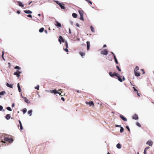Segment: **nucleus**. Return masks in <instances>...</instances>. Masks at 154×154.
<instances>
[{"mask_svg": "<svg viewBox=\"0 0 154 154\" xmlns=\"http://www.w3.org/2000/svg\"><path fill=\"white\" fill-rule=\"evenodd\" d=\"M139 70V68H134V75L136 77H139L140 75V73L138 71Z\"/></svg>", "mask_w": 154, "mask_h": 154, "instance_id": "obj_1", "label": "nucleus"}, {"mask_svg": "<svg viewBox=\"0 0 154 154\" xmlns=\"http://www.w3.org/2000/svg\"><path fill=\"white\" fill-rule=\"evenodd\" d=\"M15 69H17L16 72H14V75H16L17 77H19L20 76V74L21 73L19 70H20L21 68H14Z\"/></svg>", "mask_w": 154, "mask_h": 154, "instance_id": "obj_2", "label": "nucleus"}, {"mask_svg": "<svg viewBox=\"0 0 154 154\" xmlns=\"http://www.w3.org/2000/svg\"><path fill=\"white\" fill-rule=\"evenodd\" d=\"M116 77H117L118 81L120 82H122L123 81L125 80V78L124 76H123L122 79V76L118 74L116 75Z\"/></svg>", "mask_w": 154, "mask_h": 154, "instance_id": "obj_3", "label": "nucleus"}, {"mask_svg": "<svg viewBox=\"0 0 154 154\" xmlns=\"http://www.w3.org/2000/svg\"><path fill=\"white\" fill-rule=\"evenodd\" d=\"M79 12L80 16V19L82 21H84V18H83V15H84V12L82 11V10H79Z\"/></svg>", "mask_w": 154, "mask_h": 154, "instance_id": "obj_4", "label": "nucleus"}, {"mask_svg": "<svg viewBox=\"0 0 154 154\" xmlns=\"http://www.w3.org/2000/svg\"><path fill=\"white\" fill-rule=\"evenodd\" d=\"M109 74L111 77H114L115 76H116V75L118 73L116 72H109Z\"/></svg>", "mask_w": 154, "mask_h": 154, "instance_id": "obj_5", "label": "nucleus"}, {"mask_svg": "<svg viewBox=\"0 0 154 154\" xmlns=\"http://www.w3.org/2000/svg\"><path fill=\"white\" fill-rule=\"evenodd\" d=\"M108 51L106 49H104L101 52V54L104 55H107L108 54Z\"/></svg>", "mask_w": 154, "mask_h": 154, "instance_id": "obj_6", "label": "nucleus"}, {"mask_svg": "<svg viewBox=\"0 0 154 154\" xmlns=\"http://www.w3.org/2000/svg\"><path fill=\"white\" fill-rule=\"evenodd\" d=\"M59 42H60V44L61 43V42H65V40L60 35L59 36V38L58 40Z\"/></svg>", "mask_w": 154, "mask_h": 154, "instance_id": "obj_7", "label": "nucleus"}, {"mask_svg": "<svg viewBox=\"0 0 154 154\" xmlns=\"http://www.w3.org/2000/svg\"><path fill=\"white\" fill-rule=\"evenodd\" d=\"M54 24L56 26L58 27H59L60 28L61 27V24L57 21H56Z\"/></svg>", "mask_w": 154, "mask_h": 154, "instance_id": "obj_8", "label": "nucleus"}, {"mask_svg": "<svg viewBox=\"0 0 154 154\" xmlns=\"http://www.w3.org/2000/svg\"><path fill=\"white\" fill-rule=\"evenodd\" d=\"M50 92L52 93H53L54 94H57V93H59L55 89L53 90L52 91L50 90Z\"/></svg>", "mask_w": 154, "mask_h": 154, "instance_id": "obj_9", "label": "nucleus"}, {"mask_svg": "<svg viewBox=\"0 0 154 154\" xmlns=\"http://www.w3.org/2000/svg\"><path fill=\"white\" fill-rule=\"evenodd\" d=\"M119 116L123 121H127V119L123 115H119Z\"/></svg>", "mask_w": 154, "mask_h": 154, "instance_id": "obj_10", "label": "nucleus"}, {"mask_svg": "<svg viewBox=\"0 0 154 154\" xmlns=\"http://www.w3.org/2000/svg\"><path fill=\"white\" fill-rule=\"evenodd\" d=\"M132 118L133 119L136 120H138L139 118L137 115L135 114L132 116Z\"/></svg>", "mask_w": 154, "mask_h": 154, "instance_id": "obj_11", "label": "nucleus"}, {"mask_svg": "<svg viewBox=\"0 0 154 154\" xmlns=\"http://www.w3.org/2000/svg\"><path fill=\"white\" fill-rule=\"evenodd\" d=\"M146 144L150 146H152L153 144L151 140H148L146 143Z\"/></svg>", "mask_w": 154, "mask_h": 154, "instance_id": "obj_12", "label": "nucleus"}, {"mask_svg": "<svg viewBox=\"0 0 154 154\" xmlns=\"http://www.w3.org/2000/svg\"><path fill=\"white\" fill-rule=\"evenodd\" d=\"M13 84H9L8 83H7L6 84V85L8 87L12 88H13Z\"/></svg>", "mask_w": 154, "mask_h": 154, "instance_id": "obj_13", "label": "nucleus"}, {"mask_svg": "<svg viewBox=\"0 0 154 154\" xmlns=\"http://www.w3.org/2000/svg\"><path fill=\"white\" fill-rule=\"evenodd\" d=\"M86 43L87 45V50L88 51L89 50L90 46V42L89 41H87Z\"/></svg>", "mask_w": 154, "mask_h": 154, "instance_id": "obj_14", "label": "nucleus"}, {"mask_svg": "<svg viewBox=\"0 0 154 154\" xmlns=\"http://www.w3.org/2000/svg\"><path fill=\"white\" fill-rule=\"evenodd\" d=\"M6 93V92L5 91H2L0 92V98H2L1 96L4 95Z\"/></svg>", "mask_w": 154, "mask_h": 154, "instance_id": "obj_15", "label": "nucleus"}, {"mask_svg": "<svg viewBox=\"0 0 154 154\" xmlns=\"http://www.w3.org/2000/svg\"><path fill=\"white\" fill-rule=\"evenodd\" d=\"M17 3L18 5L22 7H24V5L22 4V3L20 2V1H18L17 2Z\"/></svg>", "mask_w": 154, "mask_h": 154, "instance_id": "obj_16", "label": "nucleus"}, {"mask_svg": "<svg viewBox=\"0 0 154 154\" xmlns=\"http://www.w3.org/2000/svg\"><path fill=\"white\" fill-rule=\"evenodd\" d=\"M5 117L8 120L11 117V116H10V114H8L6 115L5 116Z\"/></svg>", "mask_w": 154, "mask_h": 154, "instance_id": "obj_17", "label": "nucleus"}, {"mask_svg": "<svg viewBox=\"0 0 154 154\" xmlns=\"http://www.w3.org/2000/svg\"><path fill=\"white\" fill-rule=\"evenodd\" d=\"M149 148L150 147L149 146H147L145 148L143 152L144 154H146L147 149H149Z\"/></svg>", "mask_w": 154, "mask_h": 154, "instance_id": "obj_18", "label": "nucleus"}, {"mask_svg": "<svg viewBox=\"0 0 154 154\" xmlns=\"http://www.w3.org/2000/svg\"><path fill=\"white\" fill-rule=\"evenodd\" d=\"M59 6L62 9H64L65 8L64 6V4L63 3H61L60 4V5H59Z\"/></svg>", "mask_w": 154, "mask_h": 154, "instance_id": "obj_19", "label": "nucleus"}, {"mask_svg": "<svg viewBox=\"0 0 154 154\" xmlns=\"http://www.w3.org/2000/svg\"><path fill=\"white\" fill-rule=\"evenodd\" d=\"M17 88L18 90V91L20 92H21V89L20 86V85L19 83H18L17 84Z\"/></svg>", "mask_w": 154, "mask_h": 154, "instance_id": "obj_20", "label": "nucleus"}, {"mask_svg": "<svg viewBox=\"0 0 154 154\" xmlns=\"http://www.w3.org/2000/svg\"><path fill=\"white\" fill-rule=\"evenodd\" d=\"M23 99L24 101L26 103H30V102L29 101V100L27 99L26 97H24V98Z\"/></svg>", "mask_w": 154, "mask_h": 154, "instance_id": "obj_21", "label": "nucleus"}, {"mask_svg": "<svg viewBox=\"0 0 154 154\" xmlns=\"http://www.w3.org/2000/svg\"><path fill=\"white\" fill-rule=\"evenodd\" d=\"M24 12L26 14H32V12L30 10H24Z\"/></svg>", "mask_w": 154, "mask_h": 154, "instance_id": "obj_22", "label": "nucleus"}, {"mask_svg": "<svg viewBox=\"0 0 154 154\" xmlns=\"http://www.w3.org/2000/svg\"><path fill=\"white\" fill-rule=\"evenodd\" d=\"M116 146L117 148L118 149H120L121 148V145L120 143H118L116 145Z\"/></svg>", "mask_w": 154, "mask_h": 154, "instance_id": "obj_23", "label": "nucleus"}, {"mask_svg": "<svg viewBox=\"0 0 154 154\" xmlns=\"http://www.w3.org/2000/svg\"><path fill=\"white\" fill-rule=\"evenodd\" d=\"M79 53L81 57L83 58V56H84L85 55V52H82L80 51L79 52Z\"/></svg>", "mask_w": 154, "mask_h": 154, "instance_id": "obj_24", "label": "nucleus"}, {"mask_svg": "<svg viewBox=\"0 0 154 154\" xmlns=\"http://www.w3.org/2000/svg\"><path fill=\"white\" fill-rule=\"evenodd\" d=\"M88 104L90 106H94V102L91 101H89Z\"/></svg>", "mask_w": 154, "mask_h": 154, "instance_id": "obj_25", "label": "nucleus"}, {"mask_svg": "<svg viewBox=\"0 0 154 154\" xmlns=\"http://www.w3.org/2000/svg\"><path fill=\"white\" fill-rule=\"evenodd\" d=\"M32 109L28 111V114H29L30 116H32Z\"/></svg>", "mask_w": 154, "mask_h": 154, "instance_id": "obj_26", "label": "nucleus"}, {"mask_svg": "<svg viewBox=\"0 0 154 154\" xmlns=\"http://www.w3.org/2000/svg\"><path fill=\"white\" fill-rule=\"evenodd\" d=\"M27 110L25 108H24V109H23L22 111L23 112V114H25L27 112Z\"/></svg>", "mask_w": 154, "mask_h": 154, "instance_id": "obj_27", "label": "nucleus"}, {"mask_svg": "<svg viewBox=\"0 0 154 154\" xmlns=\"http://www.w3.org/2000/svg\"><path fill=\"white\" fill-rule=\"evenodd\" d=\"M72 16L73 17L76 18L77 17V15L76 14L74 13L72 14Z\"/></svg>", "mask_w": 154, "mask_h": 154, "instance_id": "obj_28", "label": "nucleus"}, {"mask_svg": "<svg viewBox=\"0 0 154 154\" xmlns=\"http://www.w3.org/2000/svg\"><path fill=\"white\" fill-rule=\"evenodd\" d=\"M90 28L92 32H95L94 29L92 26H91Z\"/></svg>", "mask_w": 154, "mask_h": 154, "instance_id": "obj_29", "label": "nucleus"}, {"mask_svg": "<svg viewBox=\"0 0 154 154\" xmlns=\"http://www.w3.org/2000/svg\"><path fill=\"white\" fill-rule=\"evenodd\" d=\"M2 111L3 112H4L5 111V110L4 109H3V107L2 105H0V111Z\"/></svg>", "mask_w": 154, "mask_h": 154, "instance_id": "obj_30", "label": "nucleus"}, {"mask_svg": "<svg viewBox=\"0 0 154 154\" xmlns=\"http://www.w3.org/2000/svg\"><path fill=\"white\" fill-rule=\"evenodd\" d=\"M124 129L123 127H122L120 128V133H122L124 132Z\"/></svg>", "mask_w": 154, "mask_h": 154, "instance_id": "obj_31", "label": "nucleus"}, {"mask_svg": "<svg viewBox=\"0 0 154 154\" xmlns=\"http://www.w3.org/2000/svg\"><path fill=\"white\" fill-rule=\"evenodd\" d=\"M44 30V28H41L39 29V32H42Z\"/></svg>", "mask_w": 154, "mask_h": 154, "instance_id": "obj_32", "label": "nucleus"}, {"mask_svg": "<svg viewBox=\"0 0 154 154\" xmlns=\"http://www.w3.org/2000/svg\"><path fill=\"white\" fill-rule=\"evenodd\" d=\"M4 140L6 142H8L9 141V138L8 137H6L4 138Z\"/></svg>", "mask_w": 154, "mask_h": 154, "instance_id": "obj_33", "label": "nucleus"}, {"mask_svg": "<svg viewBox=\"0 0 154 154\" xmlns=\"http://www.w3.org/2000/svg\"><path fill=\"white\" fill-rule=\"evenodd\" d=\"M6 109L8 111H12L11 108L10 107H6Z\"/></svg>", "mask_w": 154, "mask_h": 154, "instance_id": "obj_34", "label": "nucleus"}, {"mask_svg": "<svg viewBox=\"0 0 154 154\" xmlns=\"http://www.w3.org/2000/svg\"><path fill=\"white\" fill-rule=\"evenodd\" d=\"M9 142L10 143H12L13 141V139L11 138H9Z\"/></svg>", "mask_w": 154, "mask_h": 154, "instance_id": "obj_35", "label": "nucleus"}, {"mask_svg": "<svg viewBox=\"0 0 154 154\" xmlns=\"http://www.w3.org/2000/svg\"><path fill=\"white\" fill-rule=\"evenodd\" d=\"M114 60H115V61L116 62V64H118V60L116 58V56H114Z\"/></svg>", "mask_w": 154, "mask_h": 154, "instance_id": "obj_36", "label": "nucleus"}, {"mask_svg": "<svg viewBox=\"0 0 154 154\" xmlns=\"http://www.w3.org/2000/svg\"><path fill=\"white\" fill-rule=\"evenodd\" d=\"M39 85H37L35 87V88L37 90H38L39 89Z\"/></svg>", "mask_w": 154, "mask_h": 154, "instance_id": "obj_37", "label": "nucleus"}, {"mask_svg": "<svg viewBox=\"0 0 154 154\" xmlns=\"http://www.w3.org/2000/svg\"><path fill=\"white\" fill-rule=\"evenodd\" d=\"M136 125L137 126L139 127H141L140 124L138 122H136Z\"/></svg>", "mask_w": 154, "mask_h": 154, "instance_id": "obj_38", "label": "nucleus"}, {"mask_svg": "<svg viewBox=\"0 0 154 154\" xmlns=\"http://www.w3.org/2000/svg\"><path fill=\"white\" fill-rule=\"evenodd\" d=\"M4 51H3L2 56V57L3 58V60H5V59L4 57Z\"/></svg>", "mask_w": 154, "mask_h": 154, "instance_id": "obj_39", "label": "nucleus"}, {"mask_svg": "<svg viewBox=\"0 0 154 154\" xmlns=\"http://www.w3.org/2000/svg\"><path fill=\"white\" fill-rule=\"evenodd\" d=\"M126 128H127V129L129 131H130V128H129V127L128 126V125L126 126Z\"/></svg>", "mask_w": 154, "mask_h": 154, "instance_id": "obj_40", "label": "nucleus"}, {"mask_svg": "<svg viewBox=\"0 0 154 154\" xmlns=\"http://www.w3.org/2000/svg\"><path fill=\"white\" fill-rule=\"evenodd\" d=\"M133 89H134V91H135V92H137L138 91L135 88V87L134 86V85H133Z\"/></svg>", "mask_w": 154, "mask_h": 154, "instance_id": "obj_41", "label": "nucleus"}, {"mask_svg": "<svg viewBox=\"0 0 154 154\" xmlns=\"http://www.w3.org/2000/svg\"><path fill=\"white\" fill-rule=\"evenodd\" d=\"M65 45L66 48H68V43L66 41L65 42Z\"/></svg>", "mask_w": 154, "mask_h": 154, "instance_id": "obj_42", "label": "nucleus"}, {"mask_svg": "<svg viewBox=\"0 0 154 154\" xmlns=\"http://www.w3.org/2000/svg\"><path fill=\"white\" fill-rule=\"evenodd\" d=\"M116 127H120V128H121L122 127H121V125H116Z\"/></svg>", "mask_w": 154, "mask_h": 154, "instance_id": "obj_43", "label": "nucleus"}, {"mask_svg": "<svg viewBox=\"0 0 154 154\" xmlns=\"http://www.w3.org/2000/svg\"><path fill=\"white\" fill-rule=\"evenodd\" d=\"M141 70L143 72V74H144L145 73V71L143 69H141Z\"/></svg>", "mask_w": 154, "mask_h": 154, "instance_id": "obj_44", "label": "nucleus"}, {"mask_svg": "<svg viewBox=\"0 0 154 154\" xmlns=\"http://www.w3.org/2000/svg\"><path fill=\"white\" fill-rule=\"evenodd\" d=\"M27 16L28 17H30V18H32V16L31 15V14H29L28 15H27Z\"/></svg>", "mask_w": 154, "mask_h": 154, "instance_id": "obj_45", "label": "nucleus"}, {"mask_svg": "<svg viewBox=\"0 0 154 154\" xmlns=\"http://www.w3.org/2000/svg\"><path fill=\"white\" fill-rule=\"evenodd\" d=\"M87 2H88V3H90L91 4H92V2L90 1H89V0H88V1H86Z\"/></svg>", "mask_w": 154, "mask_h": 154, "instance_id": "obj_46", "label": "nucleus"}, {"mask_svg": "<svg viewBox=\"0 0 154 154\" xmlns=\"http://www.w3.org/2000/svg\"><path fill=\"white\" fill-rule=\"evenodd\" d=\"M61 100L63 101H65V99L64 97H61Z\"/></svg>", "mask_w": 154, "mask_h": 154, "instance_id": "obj_47", "label": "nucleus"}, {"mask_svg": "<svg viewBox=\"0 0 154 154\" xmlns=\"http://www.w3.org/2000/svg\"><path fill=\"white\" fill-rule=\"evenodd\" d=\"M15 106V104L14 103H12V105H11V106L12 107H13L14 106Z\"/></svg>", "mask_w": 154, "mask_h": 154, "instance_id": "obj_48", "label": "nucleus"}, {"mask_svg": "<svg viewBox=\"0 0 154 154\" xmlns=\"http://www.w3.org/2000/svg\"><path fill=\"white\" fill-rule=\"evenodd\" d=\"M67 48H66L65 49H64V50L66 52L68 51V50Z\"/></svg>", "mask_w": 154, "mask_h": 154, "instance_id": "obj_49", "label": "nucleus"}, {"mask_svg": "<svg viewBox=\"0 0 154 154\" xmlns=\"http://www.w3.org/2000/svg\"><path fill=\"white\" fill-rule=\"evenodd\" d=\"M117 69L120 72H121V70L120 68H117Z\"/></svg>", "mask_w": 154, "mask_h": 154, "instance_id": "obj_50", "label": "nucleus"}, {"mask_svg": "<svg viewBox=\"0 0 154 154\" xmlns=\"http://www.w3.org/2000/svg\"><path fill=\"white\" fill-rule=\"evenodd\" d=\"M20 129L21 130H22L23 129V127L22 126H20Z\"/></svg>", "mask_w": 154, "mask_h": 154, "instance_id": "obj_51", "label": "nucleus"}, {"mask_svg": "<svg viewBox=\"0 0 154 154\" xmlns=\"http://www.w3.org/2000/svg\"><path fill=\"white\" fill-rule=\"evenodd\" d=\"M137 95L139 96V97H140V94H139L138 92V91H137Z\"/></svg>", "mask_w": 154, "mask_h": 154, "instance_id": "obj_52", "label": "nucleus"}, {"mask_svg": "<svg viewBox=\"0 0 154 154\" xmlns=\"http://www.w3.org/2000/svg\"><path fill=\"white\" fill-rule=\"evenodd\" d=\"M56 3H57V4H58V5H60V3H59L58 1H56Z\"/></svg>", "mask_w": 154, "mask_h": 154, "instance_id": "obj_53", "label": "nucleus"}, {"mask_svg": "<svg viewBox=\"0 0 154 154\" xmlns=\"http://www.w3.org/2000/svg\"><path fill=\"white\" fill-rule=\"evenodd\" d=\"M111 53L113 55V57H114V56H116L112 52H111Z\"/></svg>", "mask_w": 154, "mask_h": 154, "instance_id": "obj_54", "label": "nucleus"}, {"mask_svg": "<svg viewBox=\"0 0 154 154\" xmlns=\"http://www.w3.org/2000/svg\"><path fill=\"white\" fill-rule=\"evenodd\" d=\"M21 97L23 99H24V97H23L22 96V93H21Z\"/></svg>", "mask_w": 154, "mask_h": 154, "instance_id": "obj_55", "label": "nucleus"}, {"mask_svg": "<svg viewBox=\"0 0 154 154\" xmlns=\"http://www.w3.org/2000/svg\"><path fill=\"white\" fill-rule=\"evenodd\" d=\"M17 13L18 14H19L20 13V12L19 11H17Z\"/></svg>", "mask_w": 154, "mask_h": 154, "instance_id": "obj_56", "label": "nucleus"}, {"mask_svg": "<svg viewBox=\"0 0 154 154\" xmlns=\"http://www.w3.org/2000/svg\"><path fill=\"white\" fill-rule=\"evenodd\" d=\"M106 47V45H104L103 46V48H105Z\"/></svg>", "mask_w": 154, "mask_h": 154, "instance_id": "obj_57", "label": "nucleus"}, {"mask_svg": "<svg viewBox=\"0 0 154 154\" xmlns=\"http://www.w3.org/2000/svg\"><path fill=\"white\" fill-rule=\"evenodd\" d=\"M75 91L76 92H78V93H79L80 92L78 90H76Z\"/></svg>", "mask_w": 154, "mask_h": 154, "instance_id": "obj_58", "label": "nucleus"}, {"mask_svg": "<svg viewBox=\"0 0 154 154\" xmlns=\"http://www.w3.org/2000/svg\"><path fill=\"white\" fill-rule=\"evenodd\" d=\"M85 103H86V104H89L88 103H89V102H87V101H86L85 102Z\"/></svg>", "mask_w": 154, "mask_h": 154, "instance_id": "obj_59", "label": "nucleus"}, {"mask_svg": "<svg viewBox=\"0 0 154 154\" xmlns=\"http://www.w3.org/2000/svg\"><path fill=\"white\" fill-rule=\"evenodd\" d=\"M32 2L31 1V2H29V4H28V5H30L32 3Z\"/></svg>", "mask_w": 154, "mask_h": 154, "instance_id": "obj_60", "label": "nucleus"}, {"mask_svg": "<svg viewBox=\"0 0 154 154\" xmlns=\"http://www.w3.org/2000/svg\"><path fill=\"white\" fill-rule=\"evenodd\" d=\"M18 122H19V124H20V123H21V121H20V120H19L18 121Z\"/></svg>", "mask_w": 154, "mask_h": 154, "instance_id": "obj_61", "label": "nucleus"}, {"mask_svg": "<svg viewBox=\"0 0 154 154\" xmlns=\"http://www.w3.org/2000/svg\"><path fill=\"white\" fill-rule=\"evenodd\" d=\"M58 93H57V94H59L60 95H61V93H60V92H58Z\"/></svg>", "mask_w": 154, "mask_h": 154, "instance_id": "obj_62", "label": "nucleus"}, {"mask_svg": "<svg viewBox=\"0 0 154 154\" xmlns=\"http://www.w3.org/2000/svg\"><path fill=\"white\" fill-rule=\"evenodd\" d=\"M8 65H9V66H11L10 63H8Z\"/></svg>", "mask_w": 154, "mask_h": 154, "instance_id": "obj_63", "label": "nucleus"}, {"mask_svg": "<svg viewBox=\"0 0 154 154\" xmlns=\"http://www.w3.org/2000/svg\"><path fill=\"white\" fill-rule=\"evenodd\" d=\"M107 154H111L110 153H109V152H108L107 153Z\"/></svg>", "mask_w": 154, "mask_h": 154, "instance_id": "obj_64", "label": "nucleus"}]
</instances>
